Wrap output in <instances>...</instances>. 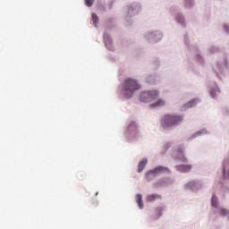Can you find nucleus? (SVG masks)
<instances>
[{
  "label": "nucleus",
  "instance_id": "nucleus-1",
  "mask_svg": "<svg viewBox=\"0 0 229 229\" xmlns=\"http://www.w3.org/2000/svg\"><path fill=\"white\" fill-rule=\"evenodd\" d=\"M183 121V116L175 114H165L161 118V126L163 128H171L175 124H180Z\"/></svg>",
  "mask_w": 229,
  "mask_h": 229
},
{
  "label": "nucleus",
  "instance_id": "nucleus-2",
  "mask_svg": "<svg viewBox=\"0 0 229 229\" xmlns=\"http://www.w3.org/2000/svg\"><path fill=\"white\" fill-rule=\"evenodd\" d=\"M140 85L134 79L128 78L123 82V90L125 91V98H131L135 90H140Z\"/></svg>",
  "mask_w": 229,
  "mask_h": 229
},
{
  "label": "nucleus",
  "instance_id": "nucleus-3",
  "mask_svg": "<svg viewBox=\"0 0 229 229\" xmlns=\"http://www.w3.org/2000/svg\"><path fill=\"white\" fill-rule=\"evenodd\" d=\"M158 98V92L157 90L144 91L140 94V101L142 103H149Z\"/></svg>",
  "mask_w": 229,
  "mask_h": 229
},
{
  "label": "nucleus",
  "instance_id": "nucleus-4",
  "mask_svg": "<svg viewBox=\"0 0 229 229\" xmlns=\"http://www.w3.org/2000/svg\"><path fill=\"white\" fill-rule=\"evenodd\" d=\"M166 171H168L167 168L163 166H157L146 174V180L148 182H151V180H153V178H155L157 174H160L161 173H166Z\"/></svg>",
  "mask_w": 229,
  "mask_h": 229
},
{
  "label": "nucleus",
  "instance_id": "nucleus-5",
  "mask_svg": "<svg viewBox=\"0 0 229 229\" xmlns=\"http://www.w3.org/2000/svg\"><path fill=\"white\" fill-rule=\"evenodd\" d=\"M177 171L180 173H189L191 169H192V165H181L176 166Z\"/></svg>",
  "mask_w": 229,
  "mask_h": 229
},
{
  "label": "nucleus",
  "instance_id": "nucleus-6",
  "mask_svg": "<svg viewBox=\"0 0 229 229\" xmlns=\"http://www.w3.org/2000/svg\"><path fill=\"white\" fill-rule=\"evenodd\" d=\"M197 103H199V98H194L191 100L190 102L184 104V108H192V106H196Z\"/></svg>",
  "mask_w": 229,
  "mask_h": 229
},
{
  "label": "nucleus",
  "instance_id": "nucleus-7",
  "mask_svg": "<svg viewBox=\"0 0 229 229\" xmlns=\"http://www.w3.org/2000/svg\"><path fill=\"white\" fill-rule=\"evenodd\" d=\"M156 199H162V196L158 194H150L147 196V201L148 203L155 201Z\"/></svg>",
  "mask_w": 229,
  "mask_h": 229
},
{
  "label": "nucleus",
  "instance_id": "nucleus-8",
  "mask_svg": "<svg viewBox=\"0 0 229 229\" xmlns=\"http://www.w3.org/2000/svg\"><path fill=\"white\" fill-rule=\"evenodd\" d=\"M165 105V100L160 98L157 102L150 105V108H157L158 106H164Z\"/></svg>",
  "mask_w": 229,
  "mask_h": 229
},
{
  "label": "nucleus",
  "instance_id": "nucleus-9",
  "mask_svg": "<svg viewBox=\"0 0 229 229\" xmlns=\"http://www.w3.org/2000/svg\"><path fill=\"white\" fill-rule=\"evenodd\" d=\"M146 164H148V159L144 158L142 159L139 165H138V173H141V171H144V167H146Z\"/></svg>",
  "mask_w": 229,
  "mask_h": 229
},
{
  "label": "nucleus",
  "instance_id": "nucleus-10",
  "mask_svg": "<svg viewBox=\"0 0 229 229\" xmlns=\"http://www.w3.org/2000/svg\"><path fill=\"white\" fill-rule=\"evenodd\" d=\"M179 157H177V160H181V162H185L187 158L183 155V148H179Z\"/></svg>",
  "mask_w": 229,
  "mask_h": 229
},
{
  "label": "nucleus",
  "instance_id": "nucleus-11",
  "mask_svg": "<svg viewBox=\"0 0 229 229\" xmlns=\"http://www.w3.org/2000/svg\"><path fill=\"white\" fill-rule=\"evenodd\" d=\"M137 203L140 208H144V203L142 202V195L140 194L137 195Z\"/></svg>",
  "mask_w": 229,
  "mask_h": 229
},
{
  "label": "nucleus",
  "instance_id": "nucleus-12",
  "mask_svg": "<svg viewBox=\"0 0 229 229\" xmlns=\"http://www.w3.org/2000/svg\"><path fill=\"white\" fill-rule=\"evenodd\" d=\"M91 20H92L94 26H98V22H99V18L98 17V14L93 13L91 14Z\"/></svg>",
  "mask_w": 229,
  "mask_h": 229
},
{
  "label": "nucleus",
  "instance_id": "nucleus-13",
  "mask_svg": "<svg viewBox=\"0 0 229 229\" xmlns=\"http://www.w3.org/2000/svg\"><path fill=\"white\" fill-rule=\"evenodd\" d=\"M211 205L215 207V208H217V197H216V195H213L211 198Z\"/></svg>",
  "mask_w": 229,
  "mask_h": 229
},
{
  "label": "nucleus",
  "instance_id": "nucleus-14",
  "mask_svg": "<svg viewBox=\"0 0 229 229\" xmlns=\"http://www.w3.org/2000/svg\"><path fill=\"white\" fill-rule=\"evenodd\" d=\"M86 6H92L94 4V0H85Z\"/></svg>",
  "mask_w": 229,
  "mask_h": 229
},
{
  "label": "nucleus",
  "instance_id": "nucleus-15",
  "mask_svg": "<svg viewBox=\"0 0 229 229\" xmlns=\"http://www.w3.org/2000/svg\"><path fill=\"white\" fill-rule=\"evenodd\" d=\"M194 185H196V182L191 181L188 183L187 187H189L190 189H194Z\"/></svg>",
  "mask_w": 229,
  "mask_h": 229
},
{
  "label": "nucleus",
  "instance_id": "nucleus-16",
  "mask_svg": "<svg viewBox=\"0 0 229 229\" xmlns=\"http://www.w3.org/2000/svg\"><path fill=\"white\" fill-rule=\"evenodd\" d=\"M105 42H106V47H108L109 49H111L110 47H108V46H110V44H112V41H110V40H107V41H106V39H105Z\"/></svg>",
  "mask_w": 229,
  "mask_h": 229
},
{
  "label": "nucleus",
  "instance_id": "nucleus-17",
  "mask_svg": "<svg viewBox=\"0 0 229 229\" xmlns=\"http://www.w3.org/2000/svg\"><path fill=\"white\" fill-rule=\"evenodd\" d=\"M169 148H171V144H170V143H167V144L165 146V149H169Z\"/></svg>",
  "mask_w": 229,
  "mask_h": 229
},
{
  "label": "nucleus",
  "instance_id": "nucleus-18",
  "mask_svg": "<svg viewBox=\"0 0 229 229\" xmlns=\"http://www.w3.org/2000/svg\"><path fill=\"white\" fill-rule=\"evenodd\" d=\"M157 210V212H162V208H159Z\"/></svg>",
  "mask_w": 229,
  "mask_h": 229
},
{
  "label": "nucleus",
  "instance_id": "nucleus-19",
  "mask_svg": "<svg viewBox=\"0 0 229 229\" xmlns=\"http://www.w3.org/2000/svg\"><path fill=\"white\" fill-rule=\"evenodd\" d=\"M186 3H192V0H186Z\"/></svg>",
  "mask_w": 229,
  "mask_h": 229
},
{
  "label": "nucleus",
  "instance_id": "nucleus-20",
  "mask_svg": "<svg viewBox=\"0 0 229 229\" xmlns=\"http://www.w3.org/2000/svg\"><path fill=\"white\" fill-rule=\"evenodd\" d=\"M196 135H201V131H198Z\"/></svg>",
  "mask_w": 229,
  "mask_h": 229
}]
</instances>
